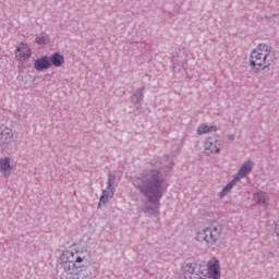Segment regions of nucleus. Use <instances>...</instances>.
Returning a JSON list of instances; mask_svg holds the SVG:
<instances>
[{
  "label": "nucleus",
  "mask_w": 279,
  "mask_h": 279,
  "mask_svg": "<svg viewBox=\"0 0 279 279\" xmlns=\"http://www.w3.org/2000/svg\"><path fill=\"white\" fill-rule=\"evenodd\" d=\"M72 279H80V277H76V278H75V277H73Z\"/></svg>",
  "instance_id": "23"
},
{
  "label": "nucleus",
  "mask_w": 279,
  "mask_h": 279,
  "mask_svg": "<svg viewBox=\"0 0 279 279\" xmlns=\"http://www.w3.org/2000/svg\"><path fill=\"white\" fill-rule=\"evenodd\" d=\"M253 201L257 206H265L269 202V196L266 192L259 191L253 194Z\"/></svg>",
  "instance_id": "16"
},
{
  "label": "nucleus",
  "mask_w": 279,
  "mask_h": 279,
  "mask_svg": "<svg viewBox=\"0 0 279 279\" xmlns=\"http://www.w3.org/2000/svg\"><path fill=\"white\" fill-rule=\"evenodd\" d=\"M51 66H56V69H60L64 66V56L60 52H54L49 58Z\"/></svg>",
  "instance_id": "15"
},
{
  "label": "nucleus",
  "mask_w": 279,
  "mask_h": 279,
  "mask_svg": "<svg viewBox=\"0 0 279 279\" xmlns=\"http://www.w3.org/2000/svg\"><path fill=\"white\" fill-rule=\"evenodd\" d=\"M49 40V36L47 35H39L36 37L35 41L37 45H46V43Z\"/></svg>",
  "instance_id": "20"
},
{
  "label": "nucleus",
  "mask_w": 279,
  "mask_h": 279,
  "mask_svg": "<svg viewBox=\"0 0 279 279\" xmlns=\"http://www.w3.org/2000/svg\"><path fill=\"white\" fill-rule=\"evenodd\" d=\"M221 147H223L221 140L214 136H208L203 141V154L209 158L221 154Z\"/></svg>",
  "instance_id": "5"
},
{
  "label": "nucleus",
  "mask_w": 279,
  "mask_h": 279,
  "mask_svg": "<svg viewBox=\"0 0 279 279\" xmlns=\"http://www.w3.org/2000/svg\"><path fill=\"white\" fill-rule=\"evenodd\" d=\"M34 69L39 73H43V71H49V69H51L49 56H41L40 58L36 59L34 61Z\"/></svg>",
  "instance_id": "12"
},
{
  "label": "nucleus",
  "mask_w": 279,
  "mask_h": 279,
  "mask_svg": "<svg viewBox=\"0 0 279 279\" xmlns=\"http://www.w3.org/2000/svg\"><path fill=\"white\" fill-rule=\"evenodd\" d=\"M173 158L169 156L153 158L148 167L138 175L131 180L132 186L145 197L148 204L143 208L146 215H158L160 210V199L169 189V182L165 175L173 169ZM165 173V175L162 174Z\"/></svg>",
  "instance_id": "1"
},
{
  "label": "nucleus",
  "mask_w": 279,
  "mask_h": 279,
  "mask_svg": "<svg viewBox=\"0 0 279 279\" xmlns=\"http://www.w3.org/2000/svg\"><path fill=\"white\" fill-rule=\"evenodd\" d=\"M238 184H239V181L233 177V179L229 181L219 192L218 194L219 199H223V197H226Z\"/></svg>",
  "instance_id": "14"
},
{
  "label": "nucleus",
  "mask_w": 279,
  "mask_h": 279,
  "mask_svg": "<svg viewBox=\"0 0 279 279\" xmlns=\"http://www.w3.org/2000/svg\"><path fill=\"white\" fill-rule=\"evenodd\" d=\"M16 140L14 138V131L10 128H4L0 133V145L2 147H9L12 145Z\"/></svg>",
  "instance_id": "10"
},
{
  "label": "nucleus",
  "mask_w": 279,
  "mask_h": 279,
  "mask_svg": "<svg viewBox=\"0 0 279 279\" xmlns=\"http://www.w3.org/2000/svg\"><path fill=\"white\" fill-rule=\"evenodd\" d=\"M117 180V177L112 173H109L108 180H107V186L105 190H102L99 203H98V208H101L102 206H106L112 197H114V192L117 191V186H114V182Z\"/></svg>",
  "instance_id": "6"
},
{
  "label": "nucleus",
  "mask_w": 279,
  "mask_h": 279,
  "mask_svg": "<svg viewBox=\"0 0 279 279\" xmlns=\"http://www.w3.org/2000/svg\"><path fill=\"white\" fill-rule=\"evenodd\" d=\"M131 199H132V202H136V201L138 199V196H136V195H131Z\"/></svg>",
  "instance_id": "21"
},
{
  "label": "nucleus",
  "mask_w": 279,
  "mask_h": 279,
  "mask_svg": "<svg viewBox=\"0 0 279 279\" xmlns=\"http://www.w3.org/2000/svg\"><path fill=\"white\" fill-rule=\"evenodd\" d=\"M229 141H234V135H228Z\"/></svg>",
  "instance_id": "22"
},
{
  "label": "nucleus",
  "mask_w": 279,
  "mask_h": 279,
  "mask_svg": "<svg viewBox=\"0 0 279 279\" xmlns=\"http://www.w3.org/2000/svg\"><path fill=\"white\" fill-rule=\"evenodd\" d=\"M197 267V264L195 263H185L183 266H182V272H183V276L184 278H189V276H193L195 274V269Z\"/></svg>",
  "instance_id": "17"
},
{
  "label": "nucleus",
  "mask_w": 279,
  "mask_h": 279,
  "mask_svg": "<svg viewBox=\"0 0 279 279\" xmlns=\"http://www.w3.org/2000/svg\"><path fill=\"white\" fill-rule=\"evenodd\" d=\"M93 258L88 245H74L63 251L59 257V265L68 276H80Z\"/></svg>",
  "instance_id": "2"
},
{
  "label": "nucleus",
  "mask_w": 279,
  "mask_h": 279,
  "mask_svg": "<svg viewBox=\"0 0 279 279\" xmlns=\"http://www.w3.org/2000/svg\"><path fill=\"white\" fill-rule=\"evenodd\" d=\"M204 277L208 279H221V263L217 257L207 260Z\"/></svg>",
  "instance_id": "7"
},
{
  "label": "nucleus",
  "mask_w": 279,
  "mask_h": 279,
  "mask_svg": "<svg viewBox=\"0 0 279 279\" xmlns=\"http://www.w3.org/2000/svg\"><path fill=\"white\" fill-rule=\"evenodd\" d=\"M144 90H145V87H140L137 88L134 93H133V96L131 98V101L132 104H134L135 106H137V104H141V101H143L144 99Z\"/></svg>",
  "instance_id": "18"
},
{
  "label": "nucleus",
  "mask_w": 279,
  "mask_h": 279,
  "mask_svg": "<svg viewBox=\"0 0 279 279\" xmlns=\"http://www.w3.org/2000/svg\"><path fill=\"white\" fill-rule=\"evenodd\" d=\"M272 230H274V235L279 241V218L274 220L272 222Z\"/></svg>",
  "instance_id": "19"
},
{
  "label": "nucleus",
  "mask_w": 279,
  "mask_h": 279,
  "mask_svg": "<svg viewBox=\"0 0 279 279\" xmlns=\"http://www.w3.org/2000/svg\"><path fill=\"white\" fill-rule=\"evenodd\" d=\"M254 160L247 159L245 160L239 168L238 172L233 175V178L241 182V180H244V178H247L252 171H254Z\"/></svg>",
  "instance_id": "8"
},
{
  "label": "nucleus",
  "mask_w": 279,
  "mask_h": 279,
  "mask_svg": "<svg viewBox=\"0 0 279 279\" xmlns=\"http://www.w3.org/2000/svg\"><path fill=\"white\" fill-rule=\"evenodd\" d=\"M219 128L217 125L202 123L196 129L197 136H204V134H213V132H217Z\"/></svg>",
  "instance_id": "13"
},
{
  "label": "nucleus",
  "mask_w": 279,
  "mask_h": 279,
  "mask_svg": "<svg viewBox=\"0 0 279 279\" xmlns=\"http://www.w3.org/2000/svg\"><path fill=\"white\" fill-rule=\"evenodd\" d=\"M15 58L19 62H25L32 58V48L25 43H20L15 48Z\"/></svg>",
  "instance_id": "9"
},
{
  "label": "nucleus",
  "mask_w": 279,
  "mask_h": 279,
  "mask_svg": "<svg viewBox=\"0 0 279 279\" xmlns=\"http://www.w3.org/2000/svg\"><path fill=\"white\" fill-rule=\"evenodd\" d=\"M14 167L12 166V158L5 156L0 158V173L4 178H10L12 175Z\"/></svg>",
  "instance_id": "11"
},
{
  "label": "nucleus",
  "mask_w": 279,
  "mask_h": 279,
  "mask_svg": "<svg viewBox=\"0 0 279 279\" xmlns=\"http://www.w3.org/2000/svg\"><path fill=\"white\" fill-rule=\"evenodd\" d=\"M276 64V53L271 48V45L260 43L255 47L248 56V66L255 73L260 71H267L270 66Z\"/></svg>",
  "instance_id": "3"
},
{
  "label": "nucleus",
  "mask_w": 279,
  "mask_h": 279,
  "mask_svg": "<svg viewBox=\"0 0 279 279\" xmlns=\"http://www.w3.org/2000/svg\"><path fill=\"white\" fill-rule=\"evenodd\" d=\"M223 239V229L220 226H203L194 230L193 241L210 250L219 245Z\"/></svg>",
  "instance_id": "4"
}]
</instances>
